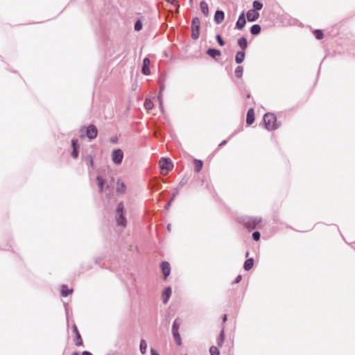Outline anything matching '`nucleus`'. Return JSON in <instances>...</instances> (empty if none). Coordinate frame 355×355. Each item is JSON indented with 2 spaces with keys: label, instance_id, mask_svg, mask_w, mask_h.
Returning a JSON list of instances; mask_svg holds the SVG:
<instances>
[{
  "label": "nucleus",
  "instance_id": "f257e3e1",
  "mask_svg": "<svg viewBox=\"0 0 355 355\" xmlns=\"http://www.w3.org/2000/svg\"><path fill=\"white\" fill-rule=\"evenodd\" d=\"M277 119L275 114L272 113H266L263 116V122L266 129L272 130L277 128L276 123Z\"/></svg>",
  "mask_w": 355,
  "mask_h": 355
},
{
  "label": "nucleus",
  "instance_id": "f03ea898",
  "mask_svg": "<svg viewBox=\"0 0 355 355\" xmlns=\"http://www.w3.org/2000/svg\"><path fill=\"white\" fill-rule=\"evenodd\" d=\"M200 20L198 17L193 18L191 23V37L197 40L200 35Z\"/></svg>",
  "mask_w": 355,
  "mask_h": 355
},
{
  "label": "nucleus",
  "instance_id": "7ed1b4c3",
  "mask_svg": "<svg viewBox=\"0 0 355 355\" xmlns=\"http://www.w3.org/2000/svg\"><path fill=\"white\" fill-rule=\"evenodd\" d=\"M180 327V322L176 319L174 320L172 325V334L174 338V340L178 345H182V339L180 337V334L179 333V329Z\"/></svg>",
  "mask_w": 355,
  "mask_h": 355
},
{
  "label": "nucleus",
  "instance_id": "20e7f679",
  "mask_svg": "<svg viewBox=\"0 0 355 355\" xmlns=\"http://www.w3.org/2000/svg\"><path fill=\"white\" fill-rule=\"evenodd\" d=\"M159 166L163 174H166L173 168V164L168 158H162L159 161Z\"/></svg>",
  "mask_w": 355,
  "mask_h": 355
},
{
  "label": "nucleus",
  "instance_id": "39448f33",
  "mask_svg": "<svg viewBox=\"0 0 355 355\" xmlns=\"http://www.w3.org/2000/svg\"><path fill=\"white\" fill-rule=\"evenodd\" d=\"M81 131H85L86 136L90 139L96 138L98 133L97 128L94 125H89L87 128L83 127Z\"/></svg>",
  "mask_w": 355,
  "mask_h": 355
},
{
  "label": "nucleus",
  "instance_id": "423d86ee",
  "mask_svg": "<svg viewBox=\"0 0 355 355\" xmlns=\"http://www.w3.org/2000/svg\"><path fill=\"white\" fill-rule=\"evenodd\" d=\"M123 158V153L121 149H115L112 153V160L115 164H120Z\"/></svg>",
  "mask_w": 355,
  "mask_h": 355
},
{
  "label": "nucleus",
  "instance_id": "0eeeda50",
  "mask_svg": "<svg viewBox=\"0 0 355 355\" xmlns=\"http://www.w3.org/2000/svg\"><path fill=\"white\" fill-rule=\"evenodd\" d=\"M261 222V219L258 218H250L245 222V227L249 230H253Z\"/></svg>",
  "mask_w": 355,
  "mask_h": 355
},
{
  "label": "nucleus",
  "instance_id": "6e6552de",
  "mask_svg": "<svg viewBox=\"0 0 355 355\" xmlns=\"http://www.w3.org/2000/svg\"><path fill=\"white\" fill-rule=\"evenodd\" d=\"M160 267L164 279H166L171 273V266L169 263L167 261H162Z\"/></svg>",
  "mask_w": 355,
  "mask_h": 355
},
{
  "label": "nucleus",
  "instance_id": "1a4fd4ad",
  "mask_svg": "<svg viewBox=\"0 0 355 355\" xmlns=\"http://www.w3.org/2000/svg\"><path fill=\"white\" fill-rule=\"evenodd\" d=\"M246 20L245 18V13L243 12L239 17V19L236 23V28L241 30L245 25Z\"/></svg>",
  "mask_w": 355,
  "mask_h": 355
},
{
  "label": "nucleus",
  "instance_id": "9d476101",
  "mask_svg": "<svg viewBox=\"0 0 355 355\" xmlns=\"http://www.w3.org/2000/svg\"><path fill=\"white\" fill-rule=\"evenodd\" d=\"M150 60L148 58H145L143 60V65L141 68V71L144 75H149L150 71Z\"/></svg>",
  "mask_w": 355,
  "mask_h": 355
},
{
  "label": "nucleus",
  "instance_id": "9b49d317",
  "mask_svg": "<svg viewBox=\"0 0 355 355\" xmlns=\"http://www.w3.org/2000/svg\"><path fill=\"white\" fill-rule=\"evenodd\" d=\"M246 16L249 21H255L259 17V14L254 10H250L247 12Z\"/></svg>",
  "mask_w": 355,
  "mask_h": 355
},
{
  "label": "nucleus",
  "instance_id": "f8f14e48",
  "mask_svg": "<svg viewBox=\"0 0 355 355\" xmlns=\"http://www.w3.org/2000/svg\"><path fill=\"white\" fill-rule=\"evenodd\" d=\"M116 191L117 193L123 194L126 191V186L121 180L116 181Z\"/></svg>",
  "mask_w": 355,
  "mask_h": 355
},
{
  "label": "nucleus",
  "instance_id": "ddd939ff",
  "mask_svg": "<svg viewBox=\"0 0 355 355\" xmlns=\"http://www.w3.org/2000/svg\"><path fill=\"white\" fill-rule=\"evenodd\" d=\"M116 222L117 225L123 227H125L127 225L126 218L124 217L123 214H116Z\"/></svg>",
  "mask_w": 355,
  "mask_h": 355
},
{
  "label": "nucleus",
  "instance_id": "4468645a",
  "mask_svg": "<svg viewBox=\"0 0 355 355\" xmlns=\"http://www.w3.org/2000/svg\"><path fill=\"white\" fill-rule=\"evenodd\" d=\"M225 19V13L222 10H216L214 15V21L217 24H221Z\"/></svg>",
  "mask_w": 355,
  "mask_h": 355
},
{
  "label": "nucleus",
  "instance_id": "2eb2a0df",
  "mask_svg": "<svg viewBox=\"0 0 355 355\" xmlns=\"http://www.w3.org/2000/svg\"><path fill=\"white\" fill-rule=\"evenodd\" d=\"M254 121V112L252 108L248 110L247 112L246 123L251 125Z\"/></svg>",
  "mask_w": 355,
  "mask_h": 355
},
{
  "label": "nucleus",
  "instance_id": "dca6fc26",
  "mask_svg": "<svg viewBox=\"0 0 355 355\" xmlns=\"http://www.w3.org/2000/svg\"><path fill=\"white\" fill-rule=\"evenodd\" d=\"M171 287H167L164 289L163 292V303L166 304L168 302V300L171 295Z\"/></svg>",
  "mask_w": 355,
  "mask_h": 355
},
{
  "label": "nucleus",
  "instance_id": "f3484780",
  "mask_svg": "<svg viewBox=\"0 0 355 355\" xmlns=\"http://www.w3.org/2000/svg\"><path fill=\"white\" fill-rule=\"evenodd\" d=\"M207 54L209 55L210 57L216 59V58L220 56L221 53L218 49H209L207 51Z\"/></svg>",
  "mask_w": 355,
  "mask_h": 355
},
{
  "label": "nucleus",
  "instance_id": "a211bd4d",
  "mask_svg": "<svg viewBox=\"0 0 355 355\" xmlns=\"http://www.w3.org/2000/svg\"><path fill=\"white\" fill-rule=\"evenodd\" d=\"M200 8L203 15L207 17L209 15V7L207 3L205 1H202L200 3Z\"/></svg>",
  "mask_w": 355,
  "mask_h": 355
},
{
  "label": "nucleus",
  "instance_id": "6ab92c4d",
  "mask_svg": "<svg viewBox=\"0 0 355 355\" xmlns=\"http://www.w3.org/2000/svg\"><path fill=\"white\" fill-rule=\"evenodd\" d=\"M245 52L244 51H241L237 52L236 57H235V61L236 63L240 64L241 63L244 59H245Z\"/></svg>",
  "mask_w": 355,
  "mask_h": 355
},
{
  "label": "nucleus",
  "instance_id": "aec40b11",
  "mask_svg": "<svg viewBox=\"0 0 355 355\" xmlns=\"http://www.w3.org/2000/svg\"><path fill=\"white\" fill-rule=\"evenodd\" d=\"M96 180H97V183H98L99 192L102 193L104 191L105 181H104L103 178L100 175H98L96 177Z\"/></svg>",
  "mask_w": 355,
  "mask_h": 355
},
{
  "label": "nucleus",
  "instance_id": "412c9836",
  "mask_svg": "<svg viewBox=\"0 0 355 355\" xmlns=\"http://www.w3.org/2000/svg\"><path fill=\"white\" fill-rule=\"evenodd\" d=\"M238 44L242 49V51H245L248 47V42L245 37H241L238 40Z\"/></svg>",
  "mask_w": 355,
  "mask_h": 355
},
{
  "label": "nucleus",
  "instance_id": "4be33fe9",
  "mask_svg": "<svg viewBox=\"0 0 355 355\" xmlns=\"http://www.w3.org/2000/svg\"><path fill=\"white\" fill-rule=\"evenodd\" d=\"M225 340V331L224 329H222L220 332L219 336L217 338V345L219 347H222Z\"/></svg>",
  "mask_w": 355,
  "mask_h": 355
},
{
  "label": "nucleus",
  "instance_id": "5701e85b",
  "mask_svg": "<svg viewBox=\"0 0 355 355\" xmlns=\"http://www.w3.org/2000/svg\"><path fill=\"white\" fill-rule=\"evenodd\" d=\"M254 264V259L252 258L248 259L243 265V268L245 270H250Z\"/></svg>",
  "mask_w": 355,
  "mask_h": 355
},
{
  "label": "nucleus",
  "instance_id": "b1692460",
  "mask_svg": "<svg viewBox=\"0 0 355 355\" xmlns=\"http://www.w3.org/2000/svg\"><path fill=\"white\" fill-rule=\"evenodd\" d=\"M261 30V28L259 24H254L251 27L250 33L252 35H257L260 33Z\"/></svg>",
  "mask_w": 355,
  "mask_h": 355
},
{
  "label": "nucleus",
  "instance_id": "393cba45",
  "mask_svg": "<svg viewBox=\"0 0 355 355\" xmlns=\"http://www.w3.org/2000/svg\"><path fill=\"white\" fill-rule=\"evenodd\" d=\"M203 166V163L201 160L194 159V170L196 172L198 173L202 169Z\"/></svg>",
  "mask_w": 355,
  "mask_h": 355
},
{
  "label": "nucleus",
  "instance_id": "a878e982",
  "mask_svg": "<svg viewBox=\"0 0 355 355\" xmlns=\"http://www.w3.org/2000/svg\"><path fill=\"white\" fill-rule=\"evenodd\" d=\"M72 292H73V290L72 289H69L66 286L63 285L62 286V289H61V295H62V296L67 297L70 293H71Z\"/></svg>",
  "mask_w": 355,
  "mask_h": 355
},
{
  "label": "nucleus",
  "instance_id": "bb28decb",
  "mask_svg": "<svg viewBox=\"0 0 355 355\" xmlns=\"http://www.w3.org/2000/svg\"><path fill=\"white\" fill-rule=\"evenodd\" d=\"M140 352L142 354H144L146 352L147 349V343L145 340H141L140 345H139Z\"/></svg>",
  "mask_w": 355,
  "mask_h": 355
},
{
  "label": "nucleus",
  "instance_id": "cd10ccee",
  "mask_svg": "<svg viewBox=\"0 0 355 355\" xmlns=\"http://www.w3.org/2000/svg\"><path fill=\"white\" fill-rule=\"evenodd\" d=\"M262 8H263V3H261L260 1H257V0L254 1V2H253V8H254L253 10H255V11L256 10H260L262 9Z\"/></svg>",
  "mask_w": 355,
  "mask_h": 355
},
{
  "label": "nucleus",
  "instance_id": "c85d7f7f",
  "mask_svg": "<svg viewBox=\"0 0 355 355\" xmlns=\"http://www.w3.org/2000/svg\"><path fill=\"white\" fill-rule=\"evenodd\" d=\"M243 68L241 66H238L235 69V75L239 78H241L243 76Z\"/></svg>",
  "mask_w": 355,
  "mask_h": 355
},
{
  "label": "nucleus",
  "instance_id": "c756f323",
  "mask_svg": "<svg viewBox=\"0 0 355 355\" xmlns=\"http://www.w3.org/2000/svg\"><path fill=\"white\" fill-rule=\"evenodd\" d=\"M144 107L146 110H151L153 107V103L150 99H146Z\"/></svg>",
  "mask_w": 355,
  "mask_h": 355
},
{
  "label": "nucleus",
  "instance_id": "7c9ffc66",
  "mask_svg": "<svg viewBox=\"0 0 355 355\" xmlns=\"http://www.w3.org/2000/svg\"><path fill=\"white\" fill-rule=\"evenodd\" d=\"M209 352L211 355H220L219 350L215 346H211L209 348Z\"/></svg>",
  "mask_w": 355,
  "mask_h": 355
},
{
  "label": "nucleus",
  "instance_id": "2f4dec72",
  "mask_svg": "<svg viewBox=\"0 0 355 355\" xmlns=\"http://www.w3.org/2000/svg\"><path fill=\"white\" fill-rule=\"evenodd\" d=\"M313 34L316 39L321 40L323 38V33L321 30H315L313 32Z\"/></svg>",
  "mask_w": 355,
  "mask_h": 355
},
{
  "label": "nucleus",
  "instance_id": "473e14b6",
  "mask_svg": "<svg viewBox=\"0 0 355 355\" xmlns=\"http://www.w3.org/2000/svg\"><path fill=\"white\" fill-rule=\"evenodd\" d=\"M135 31H139L142 28V23L140 20H137L135 24Z\"/></svg>",
  "mask_w": 355,
  "mask_h": 355
},
{
  "label": "nucleus",
  "instance_id": "72a5a7b5",
  "mask_svg": "<svg viewBox=\"0 0 355 355\" xmlns=\"http://www.w3.org/2000/svg\"><path fill=\"white\" fill-rule=\"evenodd\" d=\"M123 205L122 202H120L116 209V214H123Z\"/></svg>",
  "mask_w": 355,
  "mask_h": 355
},
{
  "label": "nucleus",
  "instance_id": "f704fd0d",
  "mask_svg": "<svg viewBox=\"0 0 355 355\" xmlns=\"http://www.w3.org/2000/svg\"><path fill=\"white\" fill-rule=\"evenodd\" d=\"M76 345L77 346H80L83 345V340H82V338H81V336H80V334H78L76 335Z\"/></svg>",
  "mask_w": 355,
  "mask_h": 355
},
{
  "label": "nucleus",
  "instance_id": "c9c22d12",
  "mask_svg": "<svg viewBox=\"0 0 355 355\" xmlns=\"http://www.w3.org/2000/svg\"><path fill=\"white\" fill-rule=\"evenodd\" d=\"M216 39L220 46H224L225 42L220 35H216Z\"/></svg>",
  "mask_w": 355,
  "mask_h": 355
},
{
  "label": "nucleus",
  "instance_id": "e433bc0d",
  "mask_svg": "<svg viewBox=\"0 0 355 355\" xmlns=\"http://www.w3.org/2000/svg\"><path fill=\"white\" fill-rule=\"evenodd\" d=\"M164 89V85H161L160 90H159V96H158V99L159 101V106H160L161 108H162V106L161 95H162V92H163Z\"/></svg>",
  "mask_w": 355,
  "mask_h": 355
},
{
  "label": "nucleus",
  "instance_id": "4c0bfd02",
  "mask_svg": "<svg viewBox=\"0 0 355 355\" xmlns=\"http://www.w3.org/2000/svg\"><path fill=\"white\" fill-rule=\"evenodd\" d=\"M252 239L256 241H259L260 239V233L257 231L254 232L252 233Z\"/></svg>",
  "mask_w": 355,
  "mask_h": 355
},
{
  "label": "nucleus",
  "instance_id": "58836bf2",
  "mask_svg": "<svg viewBox=\"0 0 355 355\" xmlns=\"http://www.w3.org/2000/svg\"><path fill=\"white\" fill-rule=\"evenodd\" d=\"M87 164L91 166L92 168L94 167V160H93V157L91 155H89L88 156V162H87Z\"/></svg>",
  "mask_w": 355,
  "mask_h": 355
},
{
  "label": "nucleus",
  "instance_id": "ea45409f",
  "mask_svg": "<svg viewBox=\"0 0 355 355\" xmlns=\"http://www.w3.org/2000/svg\"><path fill=\"white\" fill-rule=\"evenodd\" d=\"M71 156L74 158V159H76L78 156V149L76 147H74V149H73V151L71 153Z\"/></svg>",
  "mask_w": 355,
  "mask_h": 355
},
{
  "label": "nucleus",
  "instance_id": "a19ab883",
  "mask_svg": "<svg viewBox=\"0 0 355 355\" xmlns=\"http://www.w3.org/2000/svg\"><path fill=\"white\" fill-rule=\"evenodd\" d=\"M71 146L73 149H74V147H76L78 148V141L76 139H72Z\"/></svg>",
  "mask_w": 355,
  "mask_h": 355
},
{
  "label": "nucleus",
  "instance_id": "79ce46f5",
  "mask_svg": "<svg viewBox=\"0 0 355 355\" xmlns=\"http://www.w3.org/2000/svg\"><path fill=\"white\" fill-rule=\"evenodd\" d=\"M241 279H242L241 275H238V276L236 277L235 280H234V283H235V284H238V283H239V282H241Z\"/></svg>",
  "mask_w": 355,
  "mask_h": 355
},
{
  "label": "nucleus",
  "instance_id": "37998d69",
  "mask_svg": "<svg viewBox=\"0 0 355 355\" xmlns=\"http://www.w3.org/2000/svg\"><path fill=\"white\" fill-rule=\"evenodd\" d=\"M73 331L76 334H80L76 324L73 326Z\"/></svg>",
  "mask_w": 355,
  "mask_h": 355
},
{
  "label": "nucleus",
  "instance_id": "c03bdc74",
  "mask_svg": "<svg viewBox=\"0 0 355 355\" xmlns=\"http://www.w3.org/2000/svg\"><path fill=\"white\" fill-rule=\"evenodd\" d=\"M150 354H151V355H159V354L153 349H151V350H150Z\"/></svg>",
  "mask_w": 355,
  "mask_h": 355
},
{
  "label": "nucleus",
  "instance_id": "a18cd8bd",
  "mask_svg": "<svg viewBox=\"0 0 355 355\" xmlns=\"http://www.w3.org/2000/svg\"><path fill=\"white\" fill-rule=\"evenodd\" d=\"M82 355H92V354L89 352H87V351H84L83 353H82Z\"/></svg>",
  "mask_w": 355,
  "mask_h": 355
},
{
  "label": "nucleus",
  "instance_id": "49530a36",
  "mask_svg": "<svg viewBox=\"0 0 355 355\" xmlns=\"http://www.w3.org/2000/svg\"><path fill=\"white\" fill-rule=\"evenodd\" d=\"M227 143V141L226 140H223L220 144H219V146H223V145H225V144Z\"/></svg>",
  "mask_w": 355,
  "mask_h": 355
},
{
  "label": "nucleus",
  "instance_id": "de8ad7c7",
  "mask_svg": "<svg viewBox=\"0 0 355 355\" xmlns=\"http://www.w3.org/2000/svg\"><path fill=\"white\" fill-rule=\"evenodd\" d=\"M171 200L167 203V205L165 206V209H168L171 205Z\"/></svg>",
  "mask_w": 355,
  "mask_h": 355
},
{
  "label": "nucleus",
  "instance_id": "09e8293b",
  "mask_svg": "<svg viewBox=\"0 0 355 355\" xmlns=\"http://www.w3.org/2000/svg\"><path fill=\"white\" fill-rule=\"evenodd\" d=\"M226 320H227V315H224L223 316V322H225Z\"/></svg>",
  "mask_w": 355,
  "mask_h": 355
},
{
  "label": "nucleus",
  "instance_id": "8fccbe9b",
  "mask_svg": "<svg viewBox=\"0 0 355 355\" xmlns=\"http://www.w3.org/2000/svg\"><path fill=\"white\" fill-rule=\"evenodd\" d=\"M177 193H178V191H176V193H173L171 200H172L175 197V196L177 195Z\"/></svg>",
  "mask_w": 355,
  "mask_h": 355
},
{
  "label": "nucleus",
  "instance_id": "3c124183",
  "mask_svg": "<svg viewBox=\"0 0 355 355\" xmlns=\"http://www.w3.org/2000/svg\"><path fill=\"white\" fill-rule=\"evenodd\" d=\"M168 2L171 3H175V0H167Z\"/></svg>",
  "mask_w": 355,
  "mask_h": 355
},
{
  "label": "nucleus",
  "instance_id": "603ef678",
  "mask_svg": "<svg viewBox=\"0 0 355 355\" xmlns=\"http://www.w3.org/2000/svg\"><path fill=\"white\" fill-rule=\"evenodd\" d=\"M167 228H168V231H170V230H171V225H168L167 226Z\"/></svg>",
  "mask_w": 355,
  "mask_h": 355
},
{
  "label": "nucleus",
  "instance_id": "864d4df0",
  "mask_svg": "<svg viewBox=\"0 0 355 355\" xmlns=\"http://www.w3.org/2000/svg\"><path fill=\"white\" fill-rule=\"evenodd\" d=\"M248 255H249V252H247L246 254H245V257H248Z\"/></svg>",
  "mask_w": 355,
  "mask_h": 355
},
{
  "label": "nucleus",
  "instance_id": "5fc2aeb1",
  "mask_svg": "<svg viewBox=\"0 0 355 355\" xmlns=\"http://www.w3.org/2000/svg\"><path fill=\"white\" fill-rule=\"evenodd\" d=\"M73 355H79L78 352H74Z\"/></svg>",
  "mask_w": 355,
  "mask_h": 355
},
{
  "label": "nucleus",
  "instance_id": "6e6d98bb",
  "mask_svg": "<svg viewBox=\"0 0 355 355\" xmlns=\"http://www.w3.org/2000/svg\"><path fill=\"white\" fill-rule=\"evenodd\" d=\"M192 1H193V0H189V1H190V3H192Z\"/></svg>",
  "mask_w": 355,
  "mask_h": 355
}]
</instances>
